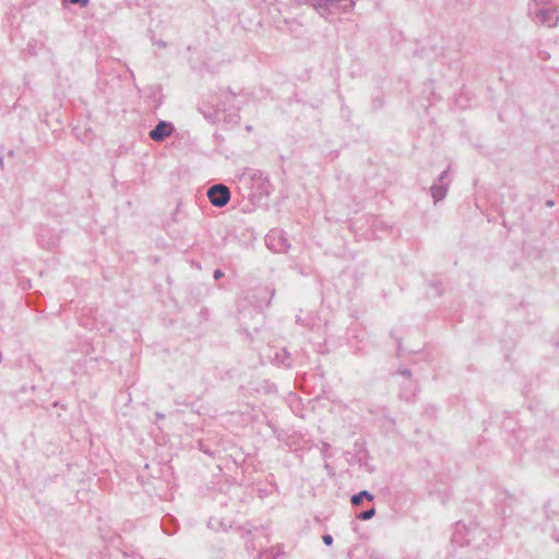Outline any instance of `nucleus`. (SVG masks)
I'll use <instances>...</instances> for the list:
<instances>
[{"label":"nucleus","mask_w":559,"mask_h":559,"mask_svg":"<svg viewBox=\"0 0 559 559\" xmlns=\"http://www.w3.org/2000/svg\"><path fill=\"white\" fill-rule=\"evenodd\" d=\"M203 115L213 123L216 121L222 122L225 128H233L240 121L239 109L235 106H229L227 108L224 102H219L213 112H203Z\"/></svg>","instance_id":"obj_1"},{"label":"nucleus","mask_w":559,"mask_h":559,"mask_svg":"<svg viewBox=\"0 0 559 559\" xmlns=\"http://www.w3.org/2000/svg\"><path fill=\"white\" fill-rule=\"evenodd\" d=\"M300 2L311 5L321 16H326L337 10L347 13L355 7L353 0H300Z\"/></svg>","instance_id":"obj_2"},{"label":"nucleus","mask_w":559,"mask_h":559,"mask_svg":"<svg viewBox=\"0 0 559 559\" xmlns=\"http://www.w3.org/2000/svg\"><path fill=\"white\" fill-rule=\"evenodd\" d=\"M527 13L536 24L546 25L548 27L557 26L559 21L557 7L528 5Z\"/></svg>","instance_id":"obj_3"},{"label":"nucleus","mask_w":559,"mask_h":559,"mask_svg":"<svg viewBox=\"0 0 559 559\" xmlns=\"http://www.w3.org/2000/svg\"><path fill=\"white\" fill-rule=\"evenodd\" d=\"M274 295L275 288L273 286H260L248 296V299L254 308L262 310L271 305Z\"/></svg>","instance_id":"obj_4"},{"label":"nucleus","mask_w":559,"mask_h":559,"mask_svg":"<svg viewBox=\"0 0 559 559\" xmlns=\"http://www.w3.org/2000/svg\"><path fill=\"white\" fill-rule=\"evenodd\" d=\"M247 175L249 176L252 187L257 190L259 197H269L272 193V183L270 182L269 177L261 170L250 169Z\"/></svg>","instance_id":"obj_5"},{"label":"nucleus","mask_w":559,"mask_h":559,"mask_svg":"<svg viewBox=\"0 0 559 559\" xmlns=\"http://www.w3.org/2000/svg\"><path fill=\"white\" fill-rule=\"evenodd\" d=\"M207 198L212 205L223 207L230 200V190L227 186L217 183L209 188Z\"/></svg>","instance_id":"obj_6"},{"label":"nucleus","mask_w":559,"mask_h":559,"mask_svg":"<svg viewBox=\"0 0 559 559\" xmlns=\"http://www.w3.org/2000/svg\"><path fill=\"white\" fill-rule=\"evenodd\" d=\"M265 242L274 251H286L290 247L282 230H271L265 237Z\"/></svg>","instance_id":"obj_7"},{"label":"nucleus","mask_w":559,"mask_h":559,"mask_svg":"<svg viewBox=\"0 0 559 559\" xmlns=\"http://www.w3.org/2000/svg\"><path fill=\"white\" fill-rule=\"evenodd\" d=\"M175 127L171 122L160 120L151 131L150 138L155 142H162L167 136L171 135Z\"/></svg>","instance_id":"obj_8"},{"label":"nucleus","mask_w":559,"mask_h":559,"mask_svg":"<svg viewBox=\"0 0 559 559\" xmlns=\"http://www.w3.org/2000/svg\"><path fill=\"white\" fill-rule=\"evenodd\" d=\"M36 236L39 246L44 249L51 250L58 243V238L48 227L40 226L36 233Z\"/></svg>","instance_id":"obj_9"},{"label":"nucleus","mask_w":559,"mask_h":559,"mask_svg":"<svg viewBox=\"0 0 559 559\" xmlns=\"http://www.w3.org/2000/svg\"><path fill=\"white\" fill-rule=\"evenodd\" d=\"M273 361L276 366L286 369H292L294 367L292 354L286 348H280L276 350Z\"/></svg>","instance_id":"obj_10"},{"label":"nucleus","mask_w":559,"mask_h":559,"mask_svg":"<svg viewBox=\"0 0 559 559\" xmlns=\"http://www.w3.org/2000/svg\"><path fill=\"white\" fill-rule=\"evenodd\" d=\"M180 203L177 204V207L173 212L170 218H168L164 223V227L167 229L169 235H174V237H179L181 231L174 228V226L181 222V213H180Z\"/></svg>","instance_id":"obj_11"},{"label":"nucleus","mask_w":559,"mask_h":559,"mask_svg":"<svg viewBox=\"0 0 559 559\" xmlns=\"http://www.w3.org/2000/svg\"><path fill=\"white\" fill-rule=\"evenodd\" d=\"M178 526L179 525L177 520L170 514L164 515L160 521V527L163 532L169 536L174 535L177 532Z\"/></svg>","instance_id":"obj_12"},{"label":"nucleus","mask_w":559,"mask_h":559,"mask_svg":"<svg viewBox=\"0 0 559 559\" xmlns=\"http://www.w3.org/2000/svg\"><path fill=\"white\" fill-rule=\"evenodd\" d=\"M415 393H416L415 383L413 382L412 379H407L402 384L399 395H400L401 400L408 402L415 396Z\"/></svg>","instance_id":"obj_13"},{"label":"nucleus","mask_w":559,"mask_h":559,"mask_svg":"<svg viewBox=\"0 0 559 559\" xmlns=\"http://www.w3.org/2000/svg\"><path fill=\"white\" fill-rule=\"evenodd\" d=\"M449 183H433L430 188L431 197L435 203L443 200L448 193Z\"/></svg>","instance_id":"obj_14"},{"label":"nucleus","mask_w":559,"mask_h":559,"mask_svg":"<svg viewBox=\"0 0 559 559\" xmlns=\"http://www.w3.org/2000/svg\"><path fill=\"white\" fill-rule=\"evenodd\" d=\"M364 500H367V501H373L374 500V496L368 491V490H361L357 493H354L352 497H350V503L353 507H358L362 503Z\"/></svg>","instance_id":"obj_15"},{"label":"nucleus","mask_w":559,"mask_h":559,"mask_svg":"<svg viewBox=\"0 0 559 559\" xmlns=\"http://www.w3.org/2000/svg\"><path fill=\"white\" fill-rule=\"evenodd\" d=\"M374 515H376V508L372 507L370 509L364 510V511L359 512L358 514H356V519L361 520V521H367V520L372 519Z\"/></svg>","instance_id":"obj_16"},{"label":"nucleus","mask_w":559,"mask_h":559,"mask_svg":"<svg viewBox=\"0 0 559 559\" xmlns=\"http://www.w3.org/2000/svg\"><path fill=\"white\" fill-rule=\"evenodd\" d=\"M384 106V99L381 95L373 96L371 99V107L373 110H379Z\"/></svg>","instance_id":"obj_17"},{"label":"nucleus","mask_w":559,"mask_h":559,"mask_svg":"<svg viewBox=\"0 0 559 559\" xmlns=\"http://www.w3.org/2000/svg\"><path fill=\"white\" fill-rule=\"evenodd\" d=\"M555 0H533L528 3V5H536V7H554L552 2Z\"/></svg>","instance_id":"obj_18"},{"label":"nucleus","mask_w":559,"mask_h":559,"mask_svg":"<svg viewBox=\"0 0 559 559\" xmlns=\"http://www.w3.org/2000/svg\"><path fill=\"white\" fill-rule=\"evenodd\" d=\"M397 373H400L401 376L405 377V378H406V380H407V379H411V377H412V371H411L409 369H407V368H401V369H399V370H397Z\"/></svg>","instance_id":"obj_19"},{"label":"nucleus","mask_w":559,"mask_h":559,"mask_svg":"<svg viewBox=\"0 0 559 559\" xmlns=\"http://www.w3.org/2000/svg\"><path fill=\"white\" fill-rule=\"evenodd\" d=\"M322 540H323L324 545H326V546H331L333 544V537L330 534H324L322 536Z\"/></svg>","instance_id":"obj_20"},{"label":"nucleus","mask_w":559,"mask_h":559,"mask_svg":"<svg viewBox=\"0 0 559 559\" xmlns=\"http://www.w3.org/2000/svg\"><path fill=\"white\" fill-rule=\"evenodd\" d=\"M224 272L221 270V269H216L213 273V277L215 281H218L221 280L222 277H224Z\"/></svg>","instance_id":"obj_21"},{"label":"nucleus","mask_w":559,"mask_h":559,"mask_svg":"<svg viewBox=\"0 0 559 559\" xmlns=\"http://www.w3.org/2000/svg\"><path fill=\"white\" fill-rule=\"evenodd\" d=\"M448 173H449V167L439 175V177H438L439 183H444L443 181L447 178Z\"/></svg>","instance_id":"obj_22"},{"label":"nucleus","mask_w":559,"mask_h":559,"mask_svg":"<svg viewBox=\"0 0 559 559\" xmlns=\"http://www.w3.org/2000/svg\"><path fill=\"white\" fill-rule=\"evenodd\" d=\"M214 139H215V142H216L217 144H221V143L224 141L223 135H222V134H219V133H215V134H214Z\"/></svg>","instance_id":"obj_23"},{"label":"nucleus","mask_w":559,"mask_h":559,"mask_svg":"<svg viewBox=\"0 0 559 559\" xmlns=\"http://www.w3.org/2000/svg\"><path fill=\"white\" fill-rule=\"evenodd\" d=\"M228 94H229V96L226 97L227 100H233L236 97V94L233 93L231 91H228Z\"/></svg>","instance_id":"obj_24"},{"label":"nucleus","mask_w":559,"mask_h":559,"mask_svg":"<svg viewBox=\"0 0 559 559\" xmlns=\"http://www.w3.org/2000/svg\"><path fill=\"white\" fill-rule=\"evenodd\" d=\"M155 417H156L157 419H164V418H165V415H164L163 413L156 412V413H155Z\"/></svg>","instance_id":"obj_25"},{"label":"nucleus","mask_w":559,"mask_h":559,"mask_svg":"<svg viewBox=\"0 0 559 559\" xmlns=\"http://www.w3.org/2000/svg\"><path fill=\"white\" fill-rule=\"evenodd\" d=\"M156 45H157L158 47H163V48H165V47L167 46V44H166L165 41H163V40H158V41L156 43Z\"/></svg>","instance_id":"obj_26"},{"label":"nucleus","mask_w":559,"mask_h":559,"mask_svg":"<svg viewBox=\"0 0 559 559\" xmlns=\"http://www.w3.org/2000/svg\"><path fill=\"white\" fill-rule=\"evenodd\" d=\"M324 468H325L329 473H331V474L333 473L332 467L330 466V464H329V463H325V464H324Z\"/></svg>","instance_id":"obj_27"},{"label":"nucleus","mask_w":559,"mask_h":559,"mask_svg":"<svg viewBox=\"0 0 559 559\" xmlns=\"http://www.w3.org/2000/svg\"><path fill=\"white\" fill-rule=\"evenodd\" d=\"M546 205H547V206H552V205H554V201H551V200L547 201V202H546Z\"/></svg>","instance_id":"obj_28"},{"label":"nucleus","mask_w":559,"mask_h":559,"mask_svg":"<svg viewBox=\"0 0 559 559\" xmlns=\"http://www.w3.org/2000/svg\"><path fill=\"white\" fill-rule=\"evenodd\" d=\"M249 548H253L254 549V544L253 543L247 544V549H249Z\"/></svg>","instance_id":"obj_29"},{"label":"nucleus","mask_w":559,"mask_h":559,"mask_svg":"<svg viewBox=\"0 0 559 559\" xmlns=\"http://www.w3.org/2000/svg\"><path fill=\"white\" fill-rule=\"evenodd\" d=\"M401 347H402V344H401V341L399 340L397 341V349L401 350Z\"/></svg>","instance_id":"obj_30"},{"label":"nucleus","mask_w":559,"mask_h":559,"mask_svg":"<svg viewBox=\"0 0 559 559\" xmlns=\"http://www.w3.org/2000/svg\"><path fill=\"white\" fill-rule=\"evenodd\" d=\"M329 447H330V445H329V443H324V444H323V450L329 449Z\"/></svg>","instance_id":"obj_31"},{"label":"nucleus","mask_w":559,"mask_h":559,"mask_svg":"<svg viewBox=\"0 0 559 559\" xmlns=\"http://www.w3.org/2000/svg\"><path fill=\"white\" fill-rule=\"evenodd\" d=\"M246 130H247V131H251V130H252V127H251V126H247V127H246Z\"/></svg>","instance_id":"obj_32"}]
</instances>
